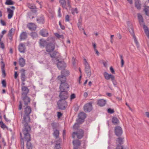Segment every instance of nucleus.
I'll use <instances>...</instances> for the list:
<instances>
[{
	"label": "nucleus",
	"mask_w": 149,
	"mask_h": 149,
	"mask_svg": "<svg viewBox=\"0 0 149 149\" xmlns=\"http://www.w3.org/2000/svg\"><path fill=\"white\" fill-rule=\"evenodd\" d=\"M31 130V128L29 127L23 128L22 130V133L20 132V133L21 143H23L24 145V141H26V146L28 149H32V145L30 142L31 140V136L30 134Z\"/></svg>",
	"instance_id": "1"
},
{
	"label": "nucleus",
	"mask_w": 149,
	"mask_h": 149,
	"mask_svg": "<svg viewBox=\"0 0 149 149\" xmlns=\"http://www.w3.org/2000/svg\"><path fill=\"white\" fill-rule=\"evenodd\" d=\"M59 24L61 29H62L64 30L65 29V26L64 25H62L61 21H59Z\"/></svg>",
	"instance_id": "52"
},
{
	"label": "nucleus",
	"mask_w": 149,
	"mask_h": 149,
	"mask_svg": "<svg viewBox=\"0 0 149 149\" xmlns=\"http://www.w3.org/2000/svg\"><path fill=\"white\" fill-rule=\"evenodd\" d=\"M7 13H8V18L9 19L11 18L13 15V10H7Z\"/></svg>",
	"instance_id": "32"
},
{
	"label": "nucleus",
	"mask_w": 149,
	"mask_h": 149,
	"mask_svg": "<svg viewBox=\"0 0 149 149\" xmlns=\"http://www.w3.org/2000/svg\"><path fill=\"white\" fill-rule=\"evenodd\" d=\"M30 35L33 39L36 38L38 37L37 33L35 32H32L30 33Z\"/></svg>",
	"instance_id": "40"
},
{
	"label": "nucleus",
	"mask_w": 149,
	"mask_h": 149,
	"mask_svg": "<svg viewBox=\"0 0 149 149\" xmlns=\"http://www.w3.org/2000/svg\"><path fill=\"white\" fill-rule=\"evenodd\" d=\"M58 53V52L55 51H53L52 54H51L50 53H49V54L50 55L51 58H54L55 57L56 55Z\"/></svg>",
	"instance_id": "39"
},
{
	"label": "nucleus",
	"mask_w": 149,
	"mask_h": 149,
	"mask_svg": "<svg viewBox=\"0 0 149 149\" xmlns=\"http://www.w3.org/2000/svg\"><path fill=\"white\" fill-rule=\"evenodd\" d=\"M107 112L110 114H112L114 113V111L113 109L109 108L107 110Z\"/></svg>",
	"instance_id": "49"
},
{
	"label": "nucleus",
	"mask_w": 149,
	"mask_h": 149,
	"mask_svg": "<svg viewBox=\"0 0 149 149\" xmlns=\"http://www.w3.org/2000/svg\"><path fill=\"white\" fill-rule=\"evenodd\" d=\"M27 5L28 8L31 9H35L36 8V7L34 4L28 3Z\"/></svg>",
	"instance_id": "42"
},
{
	"label": "nucleus",
	"mask_w": 149,
	"mask_h": 149,
	"mask_svg": "<svg viewBox=\"0 0 149 149\" xmlns=\"http://www.w3.org/2000/svg\"><path fill=\"white\" fill-rule=\"evenodd\" d=\"M18 74L17 72H15L14 73V78L15 79H16L18 76Z\"/></svg>",
	"instance_id": "63"
},
{
	"label": "nucleus",
	"mask_w": 149,
	"mask_h": 149,
	"mask_svg": "<svg viewBox=\"0 0 149 149\" xmlns=\"http://www.w3.org/2000/svg\"><path fill=\"white\" fill-rule=\"evenodd\" d=\"M55 36H56L58 38H61L63 36L62 35H61L57 33H55Z\"/></svg>",
	"instance_id": "57"
},
{
	"label": "nucleus",
	"mask_w": 149,
	"mask_h": 149,
	"mask_svg": "<svg viewBox=\"0 0 149 149\" xmlns=\"http://www.w3.org/2000/svg\"><path fill=\"white\" fill-rule=\"evenodd\" d=\"M21 81H25L26 80L25 70L24 69H22L21 70Z\"/></svg>",
	"instance_id": "30"
},
{
	"label": "nucleus",
	"mask_w": 149,
	"mask_h": 149,
	"mask_svg": "<svg viewBox=\"0 0 149 149\" xmlns=\"http://www.w3.org/2000/svg\"><path fill=\"white\" fill-rule=\"evenodd\" d=\"M76 97L75 95L73 93L70 96V99L71 100H72L74 99Z\"/></svg>",
	"instance_id": "56"
},
{
	"label": "nucleus",
	"mask_w": 149,
	"mask_h": 149,
	"mask_svg": "<svg viewBox=\"0 0 149 149\" xmlns=\"http://www.w3.org/2000/svg\"><path fill=\"white\" fill-rule=\"evenodd\" d=\"M22 109V104L21 101L19 102V105L18 108L19 110H20Z\"/></svg>",
	"instance_id": "55"
},
{
	"label": "nucleus",
	"mask_w": 149,
	"mask_h": 149,
	"mask_svg": "<svg viewBox=\"0 0 149 149\" xmlns=\"http://www.w3.org/2000/svg\"><path fill=\"white\" fill-rule=\"evenodd\" d=\"M79 118L76 120L77 123L81 124L84 121V120L86 117V114L84 112H82L79 113L78 115Z\"/></svg>",
	"instance_id": "9"
},
{
	"label": "nucleus",
	"mask_w": 149,
	"mask_h": 149,
	"mask_svg": "<svg viewBox=\"0 0 149 149\" xmlns=\"http://www.w3.org/2000/svg\"><path fill=\"white\" fill-rule=\"evenodd\" d=\"M22 96L27 95L29 92V89L26 86H22Z\"/></svg>",
	"instance_id": "18"
},
{
	"label": "nucleus",
	"mask_w": 149,
	"mask_h": 149,
	"mask_svg": "<svg viewBox=\"0 0 149 149\" xmlns=\"http://www.w3.org/2000/svg\"><path fill=\"white\" fill-rule=\"evenodd\" d=\"M146 15L149 16V10H144Z\"/></svg>",
	"instance_id": "62"
},
{
	"label": "nucleus",
	"mask_w": 149,
	"mask_h": 149,
	"mask_svg": "<svg viewBox=\"0 0 149 149\" xmlns=\"http://www.w3.org/2000/svg\"><path fill=\"white\" fill-rule=\"evenodd\" d=\"M37 22L39 24H44L45 23V18L43 15H41L37 19Z\"/></svg>",
	"instance_id": "27"
},
{
	"label": "nucleus",
	"mask_w": 149,
	"mask_h": 149,
	"mask_svg": "<svg viewBox=\"0 0 149 149\" xmlns=\"http://www.w3.org/2000/svg\"><path fill=\"white\" fill-rule=\"evenodd\" d=\"M5 4L8 5H12L14 4V3L11 0H6Z\"/></svg>",
	"instance_id": "44"
},
{
	"label": "nucleus",
	"mask_w": 149,
	"mask_h": 149,
	"mask_svg": "<svg viewBox=\"0 0 149 149\" xmlns=\"http://www.w3.org/2000/svg\"><path fill=\"white\" fill-rule=\"evenodd\" d=\"M31 108L30 106H26L24 108V114L22 120V123L24 126V128H31V127L29 125L30 122V114L31 112Z\"/></svg>",
	"instance_id": "2"
},
{
	"label": "nucleus",
	"mask_w": 149,
	"mask_h": 149,
	"mask_svg": "<svg viewBox=\"0 0 149 149\" xmlns=\"http://www.w3.org/2000/svg\"><path fill=\"white\" fill-rule=\"evenodd\" d=\"M69 88V87L59 88V97L60 99V100H65L68 98L69 95L68 92Z\"/></svg>",
	"instance_id": "3"
},
{
	"label": "nucleus",
	"mask_w": 149,
	"mask_h": 149,
	"mask_svg": "<svg viewBox=\"0 0 149 149\" xmlns=\"http://www.w3.org/2000/svg\"><path fill=\"white\" fill-rule=\"evenodd\" d=\"M15 31V29H14L13 28H11L8 32V35H13L14 33L13 34V33H14Z\"/></svg>",
	"instance_id": "47"
},
{
	"label": "nucleus",
	"mask_w": 149,
	"mask_h": 149,
	"mask_svg": "<svg viewBox=\"0 0 149 149\" xmlns=\"http://www.w3.org/2000/svg\"><path fill=\"white\" fill-rule=\"evenodd\" d=\"M105 79L107 80H109L110 79H111L114 76L111 74H109L107 72H105L103 73Z\"/></svg>",
	"instance_id": "28"
},
{
	"label": "nucleus",
	"mask_w": 149,
	"mask_h": 149,
	"mask_svg": "<svg viewBox=\"0 0 149 149\" xmlns=\"http://www.w3.org/2000/svg\"><path fill=\"white\" fill-rule=\"evenodd\" d=\"M28 16L30 19H33L37 15L36 10H31L27 13Z\"/></svg>",
	"instance_id": "14"
},
{
	"label": "nucleus",
	"mask_w": 149,
	"mask_h": 149,
	"mask_svg": "<svg viewBox=\"0 0 149 149\" xmlns=\"http://www.w3.org/2000/svg\"><path fill=\"white\" fill-rule=\"evenodd\" d=\"M57 65L58 69L61 70L65 69L66 67V64L63 61H58Z\"/></svg>",
	"instance_id": "17"
},
{
	"label": "nucleus",
	"mask_w": 149,
	"mask_h": 149,
	"mask_svg": "<svg viewBox=\"0 0 149 149\" xmlns=\"http://www.w3.org/2000/svg\"><path fill=\"white\" fill-rule=\"evenodd\" d=\"M2 86L3 88H5L6 87V83L5 80H3L1 81Z\"/></svg>",
	"instance_id": "48"
},
{
	"label": "nucleus",
	"mask_w": 149,
	"mask_h": 149,
	"mask_svg": "<svg viewBox=\"0 0 149 149\" xmlns=\"http://www.w3.org/2000/svg\"><path fill=\"white\" fill-rule=\"evenodd\" d=\"M57 117L59 118H60L63 115V114L60 112H57Z\"/></svg>",
	"instance_id": "54"
},
{
	"label": "nucleus",
	"mask_w": 149,
	"mask_h": 149,
	"mask_svg": "<svg viewBox=\"0 0 149 149\" xmlns=\"http://www.w3.org/2000/svg\"><path fill=\"white\" fill-rule=\"evenodd\" d=\"M59 131L57 130H55L54 132L53 135L55 138L58 139L59 137Z\"/></svg>",
	"instance_id": "34"
},
{
	"label": "nucleus",
	"mask_w": 149,
	"mask_h": 149,
	"mask_svg": "<svg viewBox=\"0 0 149 149\" xmlns=\"http://www.w3.org/2000/svg\"><path fill=\"white\" fill-rule=\"evenodd\" d=\"M135 6L138 9L141 8V1H136L135 2Z\"/></svg>",
	"instance_id": "36"
},
{
	"label": "nucleus",
	"mask_w": 149,
	"mask_h": 149,
	"mask_svg": "<svg viewBox=\"0 0 149 149\" xmlns=\"http://www.w3.org/2000/svg\"><path fill=\"white\" fill-rule=\"evenodd\" d=\"M57 79L60 82V85L59 88L69 87V85L66 81V77L63 75H60L57 77Z\"/></svg>",
	"instance_id": "5"
},
{
	"label": "nucleus",
	"mask_w": 149,
	"mask_h": 149,
	"mask_svg": "<svg viewBox=\"0 0 149 149\" xmlns=\"http://www.w3.org/2000/svg\"><path fill=\"white\" fill-rule=\"evenodd\" d=\"M84 63L85 66V71L87 74V76L89 77L91 75V72L89 65L85 58H84Z\"/></svg>",
	"instance_id": "7"
},
{
	"label": "nucleus",
	"mask_w": 149,
	"mask_h": 149,
	"mask_svg": "<svg viewBox=\"0 0 149 149\" xmlns=\"http://www.w3.org/2000/svg\"><path fill=\"white\" fill-rule=\"evenodd\" d=\"M116 149H123V147L121 145L118 144L116 146Z\"/></svg>",
	"instance_id": "51"
},
{
	"label": "nucleus",
	"mask_w": 149,
	"mask_h": 149,
	"mask_svg": "<svg viewBox=\"0 0 149 149\" xmlns=\"http://www.w3.org/2000/svg\"><path fill=\"white\" fill-rule=\"evenodd\" d=\"M39 33L40 35L43 37H47L48 36V31L45 29H43L41 30Z\"/></svg>",
	"instance_id": "24"
},
{
	"label": "nucleus",
	"mask_w": 149,
	"mask_h": 149,
	"mask_svg": "<svg viewBox=\"0 0 149 149\" xmlns=\"http://www.w3.org/2000/svg\"><path fill=\"white\" fill-rule=\"evenodd\" d=\"M111 80L112 81L114 86L115 87H116L117 83L116 80H115L114 76L111 78Z\"/></svg>",
	"instance_id": "46"
},
{
	"label": "nucleus",
	"mask_w": 149,
	"mask_h": 149,
	"mask_svg": "<svg viewBox=\"0 0 149 149\" xmlns=\"http://www.w3.org/2000/svg\"><path fill=\"white\" fill-rule=\"evenodd\" d=\"M112 122L114 125L118 124L119 121L118 119L116 117H113L112 119Z\"/></svg>",
	"instance_id": "37"
},
{
	"label": "nucleus",
	"mask_w": 149,
	"mask_h": 149,
	"mask_svg": "<svg viewBox=\"0 0 149 149\" xmlns=\"http://www.w3.org/2000/svg\"><path fill=\"white\" fill-rule=\"evenodd\" d=\"M138 18L140 25L143 26L144 32L148 38H149V29L148 27L145 25L142 16L140 14H138Z\"/></svg>",
	"instance_id": "4"
},
{
	"label": "nucleus",
	"mask_w": 149,
	"mask_h": 149,
	"mask_svg": "<svg viewBox=\"0 0 149 149\" xmlns=\"http://www.w3.org/2000/svg\"><path fill=\"white\" fill-rule=\"evenodd\" d=\"M39 46L41 47H46L48 43L47 41L44 39H40L39 42Z\"/></svg>",
	"instance_id": "21"
},
{
	"label": "nucleus",
	"mask_w": 149,
	"mask_h": 149,
	"mask_svg": "<svg viewBox=\"0 0 149 149\" xmlns=\"http://www.w3.org/2000/svg\"><path fill=\"white\" fill-rule=\"evenodd\" d=\"M84 131L81 129H79L76 132H74L72 134V137L73 138L76 135L78 139H81L84 136Z\"/></svg>",
	"instance_id": "6"
},
{
	"label": "nucleus",
	"mask_w": 149,
	"mask_h": 149,
	"mask_svg": "<svg viewBox=\"0 0 149 149\" xmlns=\"http://www.w3.org/2000/svg\"><path fill=\"white\" fill-rule=\"evenodd\" d=\"M79 124L78 123H75L74 125L73 128V129L75 130H78V128L79 127V124Z\"/></svg>",
	"instance_id": "43"
},
{
	"label": "nucleus",
	"mask_w": 149,
	"mask_h": 149,
	"mask_svg": "<svg viewBox=\"0 0 149 149\" xmlns=\"http://www.w3.org/2000/svg\"><path fill=\"white\" fill-rule=\"evenodd\" d=\"M19 65L21 67H23L26 64L25 60L24 58L21 57L19 59Z\"/></svg>",
	"instance_id": "26"
},
{
	"label": "nucleus",
	"mask_w": 149,
	"mask_h": 149,
	"mask_svg": "<svg viewBox=\"0 0 149 149\" xmlns=\"http://www.w3.org/2000/svg\"><path fill=\"white\" fill-rule=\"evenodd\" d=\"M18 50L21 53H24L25 52L26 47L24 44L20 43L18 46Z\"/></svg>",
	"instance_id": "19"
},
{
	"label": "nucleus",
	"mask_w": 149,
	"mask_h": 149,
	"mask_svg": "<svg viewBox=\"0 0 149 149\" xmlns=\"http://www.w3.org/2000/svg\"><path fill=\"white\" fill-rule=\"evenodd\" d=\"M6 32L7 31L6 30H4L2 31L1 35V39L3 37V35L5 34Z\"/></svg>",
	"instance_id": "53"
},
{
	"label": "nucleus",
	"mask_w": 149,
	"mask_h": 149,
	"mask_svg": "<svg viewBox=\"0 0 149 149\" xmlns=\"http://www.w3.org/2000/svg\"><path fill=\"white\" fill-rule=\"evenodd\" d=\"M70 17L69 15H67L65 17V20L66 22H68L69 21Z\"/></svg>",
	"instance_id": "59"
},
{
	"label": "nucleus",
	"mask_w": 149,
	"mask_h": 149,
	"mask_svg": "<svg viewBox=\"0 0 149 149\" xmlns=\"http://www.w3.org/2000/svg\"><path fill=\"white\" fill-rule=\"evenodd\" d=\"M51 125L53 130H56L59 126V125L58 123L53 122L51 123Z\"/></svg>",
	"instance_id": "31"
},
{
	"label": "nucleus",
	"mask_w": 149,
	"mask_h": 149,
	"mask_svg": "<svg viewBox=\"0 0 149 149\" xmlns=\"http://www.w3.org/2000/svg\"><path fill=\"white\" fill-rule=\"evenodd\" d=\"M61 141V139L60 138L55 140L54 142L55 145L54 146V149H61L60 145Z\"/></svg>",
	"instance_id": "20"
},
{
	"label": "nucleus",
	"mask_w": 149,
	"mask_h": 149,
	"mask_svg": "<svg viewBox=\"0 0 149 149\" xmlns=\"http://www.w3.org/2000/svg\"><path fill=\"white\" fill-rule=\"evenodd\" d=\"M1 23L3 26H6V22L2 19L1 20Z\"/></svg>",
	"instance_id": "58"
},
{
	"label": "nucleus",
	"mask_w": 149,
	"mask_h": 149,
	"mask_svg": "<svg viewBox=\"0 0 149 149\" xmlns=\"http://www.w3.org/2000/svg\"><path fill=\"white\" fill-rule=\"evenodd\" d=\"M120 56L121 61V67H123L124 64V61L123 58V56L121 54L120 55Z\"/></svg>",
	"instance_id": "45"
},
{
	"label": "nucleus",
	"mask_w": 149,
	"mask_h": 149,
	"mask_svg": "<svg viewBox=\"0 0 149 149\" xmlns=\"http://www.w3.org/2000/svg\"><path fill=\"white\" fill-rule=\"evenodd\" d=\"M1 64H2L1 66V70L2 72V76L4 78L6 76V73L5 69V64L3 61L1 62Z\"/></svg>",
	"instance_id": "25"
},
{
	"label": "nucleus",
	"mask_w": 149,
	"mask_h": 149,
	"mask_svg": "<svg viewBox=\"0 0 149 149\" xmlns=\"http://www.w3.org/2000/svg\"><path fill=\"white\" fill-rule=\"evenodd\" d=\"M110 71H111V72L112 74H115V71L114 70L113 68V67L112 66H111L110 67Z\"/></svg>",
	"instance_id": "61"
},
{
	"label": "nucleus",
	"mask_w": 149,
	"mask_h": 149,
	"mask_svg": "<svg viewBox=\"0 0 149 149\" xmlns=\"http://www.w3.org/2000/svg\"><path fill=\"white\" fill-rule=\"evenodd\" d=\"M93 103L90 102L85 104L84 106V110L85 112H89L93 109V107L92 105Z\"/></svg>",
	"instance_id": "11"
},
{
	"label": "nucleus",
	"mask_w": 149,
	"mask_h": 149,
	"mask_svg": "<svg viewBox=\"0 0 149 149\" xmlns=\"http://www.w3.org/2000/svg\"><path fill=\"white\" fill-rule=\"evenodd\" d=\"M72 143L74 145H76L77 146H80L81 144V141L78 140L73 141Z\"/></svg>",
	"instance_id": "38"
},
{
	"label": "nucleus",
	"mask_w": 149,
	"mask_h": 149,
	"mask_svg": "<svg viewBox=\"0 0 149 149\" xmlns=\"http://www.w3.org/2000/svg\"><path fill=\"white\" fill-rule=\"evenodd\" d=\"M84 98H86L88 96V93L87 92H85L84 94Z\"/></svg>",
	"instance_id": "64"
},
{
	"label": "nucleus",
	"mask_w": 149,
	"mask_h": 149,
	"mask_svg": "<svg viewBox=\"0 0 149 149\" xmlns=\"http://www.w3.org/2000/svg\"><path fill=\"white\" fill-rule=\"evenodd\" d=\"M118 137L117 139L116 140V141L119 143L118 144L121 145L123 143L124 138L120 137Z\"/></svg>",
	"instance_id": "35"
},
{
	"label": "nucleus",
	"mask_w": 149,
	"mask_h": 149,
	"mask_svg": "<svg viewBox=\"0 0 149 149\" xmlns=\"http://www.w3.org/2000/svg\"><path fill=\"white\" fill-rule=\"evenodd\" d=\"M129 31L131 35L132 36L135 43L137 46H138L139 45V43L136 39V37L135 36L134 33V29L132 27H131L129 29Z\"/></svg>",
	"instance_id": "16"
},
{
	"label": "nucleus",
	"mask_w": 149,
	"mask_h": 149,
	"mask_svg": "<svg viewBox=\"0 0 149 149\" xmlns=\"http://www.w3.org/2000/svg\"><path fill=\"white\" fill-rule=\"evenodd\" d=\"M55 48V45L52 42L48 43L46 46V50L49 53L53 52Z\"/></svg>",
	"instance_id": "10"
},
{
	"label": "nucleus",
	"mask_w": 149,
	"mask_h": 149,
	"mask_svg": "<svg viewBox=\"0 0 149 149\" xmlns=\"http://www.w3.org/2000/svg\"><path fill=\"white\" fill-rule=\"evenodd\" d=\"M22 100L23 101L24 105L25 106H28L29 103L31 101V99L27 95L22 96L21 97Z\"/></svg>",
	"instance_id": "15"
},
{
	"label": "nucleus",
	"mask_w": 149,
	"mask_h": 149,
	"mask_svg": "<svg viewBox=\"0 0 149 149\" xmlns=\"http://www.w3.org/2000/svg\"><path fill=\"white\" fill-rule=\"evenodd\" d=\"M27 37V34L26 32H23L20 34V40H25Z\"/></svg>",
	"instance_id": "29"
},
{
	"label": "nucleus",
	"mask_w": 149,
	"mask_h": 149,
	"mask_svg": "<svg viewBox=\"0 0 149 149\" xmlns=\"http://www.w3.org/2000/svg\"><path fill=\"white\" fill-rule=\"evenodd\" d=\"M114 133L118 137H120L123 133V130L121 127L119 126H116L115 128Z\"/></svg>",
	"instance_id": "13"
},
{
	"label": "nucleus",
	"mask_w": 149,
	"mask_h": 149,
	"mask_svg": "<svg viewBox=\"0 0 149 149\" xmlns=\"http://www.w3.org/2000/svg\"><path fill=\"white\" fill-rule=\"evenodd\" d=\"M1 127L4 130L6 129L7 130H9L7 126L3 123L1 120Z\"/></svg>",
	"instance_id": "41"
},
{
	"label": "nucleus",
	"mask_w": 149,
	"mask_h": 149,
	"mask_svg": "<svg viewBox=\"0 0 149 149\" xmlns=\"http://www.w3.org/2000/svg\"><path fill=\"white\" fill-rule=\"evenodd\" d=\"M57 105L59 109L64 110L67 106V102L65 100H59L57 102Z\"/></svg>",
	"instance_id": "8"
},
{
	"label": "nucleus",
	"mask_w": 149,
	"mask_h": 149,
	"mask_svg": "<svg viewBox=\"0 0 149 149\" xmlns=\"http://www.w3.org/2000/svg\"><path fill=\"white\" fill-rule=\"evenodd\" d=\"M72 14L74 15L75 13H78V10H72Z\"/></svg>",
	"instance_id": "60"
},
{
	"label": "nucleus",
	"mask_w": 149,
	"mask_h": 149,
	"mask_svg": "<svg viewBox=\"0 0 149 149\" xmlns=\"http://www.w3.org/2000/svg\"><path fill=\"white\" fill-rule=\"evenodd\" d=\"M59 2L63 8L70 9L71 8L69 1L68 0L67 4L65 0H59Z\"/></svg>",
	"instance_id": "12"
},
{
	"label": "nucleus",
	"mask_w": 149,
	"mask_h": 149,
	"mask_svg": "<svg viewBox=\"0 0 149 149\" xmlns=\"http://www.w3.org/2000/svg\"><path fill=\"white\" fill-rule=\"evenodd\" d=\"M106 101L103 99L97 100V104L100 107L104 106L106 103Z\"/></svg>",
	"instance_id": "22"
},
{
	"label": "nucleus",
	"mask_w": 149,
	"mask_h": 149,
	"mask_svg": "<svg viewBox=\"0 0 149 149\" xmlns=\"http://www.w3.org/2000/svg\"><path fill=\"white\" fill-rule=\"evenodd\" d=\"M1 48L3 50L5 49V45L3 42L1 41Z\"/></svg>",
	"instance_id": "50"
},
{
	"label": "nucleus",
	"mask_w": 149,
	"mask_h": 149,
	"mask_svg": "<svg viewBox=\"0 0 149 149\" xmlns=\"http://www.w3.org/2000/svg\"><path fill=\"white\" fill-rule=\"evenodd\" d=\"M27 27L31 31H35L36 29V26L35 24L30 23L27 25Z\"/></svg>",
	"instance_id": "23"
},
{
	"label": "nucleus",
	"mask_w": 149,
	"mask_h": 149,
	"mask_svg": "<svg viewBox=\"0 0 149 149\" xmlns=\"http://www.w3.org/2000/svg\"><path fill=\"white\" fill-rule=\"evenodd\" d=\"M70 74L69 72L67 70H65L61 72V75H63L64 76L67 77Z\"/></svg>",
	"instance_id": "33"
}]
</instances>
